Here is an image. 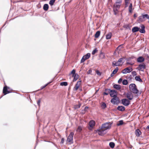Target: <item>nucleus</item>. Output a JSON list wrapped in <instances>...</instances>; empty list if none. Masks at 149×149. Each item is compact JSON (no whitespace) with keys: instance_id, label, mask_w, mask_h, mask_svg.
I'll list each match as a JSON object with an SVG mask.
<instances>
[{"instance_id":"obj_1","label":"nucleus","mask_w":149,"mask_h":149,"mask_svg":"<svg viewBox=\"0 0 149 149\" xmlns=\"http://www.w3.org/2000/svg\"><path fill=\"white\" fill-rule=\"evenodd\" d=\"M122 0H116L115 3L113 5V11L116 15L118 12L120 6L122 5Z\"/></svg>"},{"instance_id":"obj_2","label":"nucleus","mask_w":149,"mask_h":149,"mask_svg":"<svg viewBox=\"0 0 149 149\" xmlns=\"http://www.w3.org/2000/svg\"><path fill=\"white\" fill-rule=\"evenodd\" d=\"M130 91L134 94H137L139 92V91L135 84H131L129 86Z\"/></svg>"},{"instance_id":"obj_3","label":"nucleus","mask_w":149,"mask_h":149,"mask_svg":"<svg viewBox=\"0 0 149 149\" xmlns=\"http://www.w3.org/2000/svg\"><path fill=\"white\" fill-rule=\"evenodd\" d=\"M146 19L149 20V16L148 14H142L141 16H139L138 17V21L139 22H141L145 21Z\"/></svg>"},{"instance_id":"obj_4","label":"nucleus","mask_w":149,"mask_h":149,"mask_svg":"<svg viewBox=\"0 0 149 149\" xmlns=\"http://www.w3.org/2000/svg\"><path fill=\"white\" fill-rule=\"evenodd\" d=\"M112 123L110 122L106 123L102 125L101 127L105 130L107 131L108 130L111 129Z\"/></svg>"},{"instance_id":"obj_5","label":"nucleus","mask_w":149,"mask_h":149,"mask_svg":"<svg viewBox=\"0 0 149 149\" xmlns=\"http://www.w3.org/2000/svg\"><path fill=\"white\" fill-rule=\"evenodd\" d=\"M124 58H120L119 59L118 61L116 62L114 61L112 63L113 65L120 66L124 62L123 61Z\"/></svg>"},{"instance_id":"obj_6","label":"nucleus","mask_w":149,"mask_h":149,"mask_svg":"<svg viewBox=\"0 0 149 149\" xmlns=\"http://www.w3.org/2000/svg\"><path fill=\"white\" fill-rule=\"evenodd\" d=\"M107 132V131L105 130L103 128H102V127H101L97 131V132L98 133V134L100 136L104 135L106 134Z\"/></svg>"},{"instance_id":"obj_7","label":"nucleus","mask_w":149,"mask_h":149,"mask_svg":"<svg viewBox=\"0 0 149 149\" xmlns=\"http://www.w3.org/2000/svg\"><path fill=\"white\" fill-rule=\"evenodd\" d=\"M74 134V133L73 132H71L70 133L67 139V141L68 142H69L70 143H73V138Z\"/></svg>"},{"instance_id":"obj_8","label":"nucleus","mask_w":149,"mask_h":149,"mask_svg":"<svg viewBox=\"0 0 149 149\" xmlns=\"http://www.w3.org/2000/svg\"><path fill=\"white\" fill-rule=\"evenodd\" d=\"M132 70V69L130 67H127L122 71V72L123 74H125L130 73Z\"/></svg>"},{"instance_id":"obj_9","label":"nucleus","mask_w":149,"mask_h":149,"mask_svg":"<svg viewBox=\"0 0 149 149\" xmlns=\"http://www.w3.org/2000/svg\"><path fill=\"white\" fill-rule=\"evenodd\" d=\"M90 56V54L89 53H87L86 55L83 56L81 60V62L83 63L86 60L88 59Z\"/></svg>"},{"instance_id":"obj_10","label":"nucleus","mask_w":149,"mask_h":149,"mask_svg":"<svg viewBox=\"0 0 149 149\" xmlns=\"http://www.w3.org/2000/svg\"><path fill=\"white\" fill-rule=\"evenodd\" d=\"M81 84V81H78L73 88V90L74 91H76L79 88V87Z\"/></svg>"},{"instance_id":"obj_11","label":"nucleus","mask_w":149,"mask_h":149,"mask_svg":"<svg viewBox=\"0 0 149 149\" xmlns=\"http://www.w3.org/2000/svg\"><path fill=\"white\" fill-rule=\"evenodd\" d=\"M146 66L144 64H140L138 68V69L139 70L143 71L144 69L146 68Z\"/></svg>"},{"instance_id":"obj_12","label":"nucleus","mask_w":149,"mask_h":149,"mask_svg":"<svg viewBox=\"0 0 149 149\" xmlns=\"http://www.w3.org/2000/svg\"><path fill=\"white\" fill-rule=\"evenodd\" d=\"M123 104L125 106H127L130 104V101L127 99H124L122 100Z\"/></svg>"},{"instance_id":"obj_13","label":"nucleus","mask_w":149,"mask_h":149,"mask_svg":"<svg viewBox=\"0 0 149 149\" xmlns=\"http://www.w3.org/2000/svg\"><path fill=\"white\" fill-rule=\"evenodd\" d=\"M110 95L112 97H117V93L115 90H111L110 93Z\"/></svg>"},{"instance_id":"obj_14","label":"nucleus","mask_w":149,"mask_h":149,"mask_svg":"<svg viewBox=\"0 0 149 149\" xmlns=\"http://www.w3.org/2000/svg\"><path fill=\"white\" fill-rule=\"evenodd\" d=\"M118 101V98L117 97H114L111 100V102L113 104H117Z\"/></svg>"},{"instance_id":"obj_15","label":"nucleus","mask_w":149,"mask_h":149,"mask_svg":"<svg viewBox=\"0 0 149 149\" xmlns=\"http://www.w3.org/2000/svg\"><path fill=\"white\" fill-rule=\"evenodd\" d=\"M127 97L130 100H132L133 97L132 94L131 92H128L126 94Z\"/></svg>"},{"instance_id":"obj_16","label":"nucleus","mask_w":149,"mask_h":149,"mask_svg":"<svg viewBox=\"0 0 149 149\" xmlns=\"http://www.w3.org/2000/svg\"><path fill=\"white\" fill-rule=\"evenodd\" d=\"M95 122L93 120H91L89 123V125L90 127L89 128L90 130H91V128H92L94 126H95Z\"/></svg>"},{"instance_id":"obj_17","label":"nucleus","mask_w":149,"mask_h":149,"mask_svg":"<svg viewBox=\"0 0 149 149\" xmlns=\"http://www.w3.org/2000/svg\"><path fill=\"white\" fill-rule=\"evenodd\" d=\"M144 61V58L142 56H140L137 59V61L139 63H141Z\"/></svg>"},{"instance_id":"obj_18","label":"nucleus","mask_w":149,"mask_h":149,"mask_svg":"<svg viewBox=\"0 0 149 149\" xmlns=\"http://www.w3.org/2000/svg\"><path fill=\"white\" fill-rule=\"evenodd\" d=\"M145 28L144 26L143 25H142L141 26V29H140L139 30V32L142 33H144L145 32Z\"/></svg>"},{"instance_id":"obj_19","label":"nucleus","mask_w":149,"mask_h":149,"mask_svg":"<svg viewBox=\"0 0 149 149\" xmlns=\"http://www.w3.org/2000/svg\"><path fill=\"white\" fill-rule=\"evenodd\" d=\"M3 93L5 95L10 93L8 91L6 87L5 86L3 88Z\"/></svg>"},{"instance_id":"obj_20","label":"nucleus","mask_w":149,"mask_h":149,"mask_svg":"<svg viewBox=\"0 0 149 149\" xmlns=\"http://www.w3.org/2000/svg\"><path fill=\"white\" fill-rule=\"evenodd\" d=\"M135 134L137 136H139L141 134V132L139 129H137L135 131Z\"/></svg>"},{"instance_id":"obj_21","label":"nucleus","mask_w":149,"mask_h":149,"mask_svg":"<svg viewBox=\"0 0 149 149\" xmlns=\"http://www.w3.org/2000/svg\"><path fill=\"white\" fill-rule=\"evenodd\" d=\"M111 32H109L107 34L106 36V39L107 40L110 39L111 37Z\"/></svg>"},{"instance_id":"obj_22","label":"nucleus","mask_w":149,"mask_h":149,"mask_svg":"<svg viewBox=\"0 0 149 149\" xmlns=\"http://www.w3.org/2000/svg\"><path fill=\"white\" fill-rule=\"evenodd\" d=\"M113 87L117 90H120L121 88V86L118 84H114L113 85Z\"/></svg>"},{"instance_id":"obj_23","label":"nucleus","mask_w":149,"mask_h":149,"mask_svg":"<svg viewBox=\"0 0 149 149\" xmlns=\"http://www.w3.org/2000/svg\"><path fill=\"white\" fill-rule=\"evenodd\" d=\"M117 109L120 111H123L125 109V108L124 107L122 106H118V107Z\"/></svg>"},{"instance_id":"obj_24","label":"nucleus","mask_w":149,"mask_h":149,"mask_svg":"<svg viewBox=\"0 0 149 149\" xmlns=\"http://www.w3.org/2000/svg\"><path fill=\"white\" fill-rule=\"evenodd\" d=\"M135 79L136 81H139L140 82H142V80L140 78V76H136L135 77Z\"/></svg>"},{"instance_id":"obj_25","label":"nucleus","mask_w":149,"mask_h":149,"mask_svg":"<svg viewBox=\"0 0 149 149\" xmlns=\"http://www.w3.org/2000/svg\"><path fill=\"white\" fill-rule=\"evenodd\" d=\"M49 8V6L47 4H45L44 5L43 8L44 10L47 11Z\"/></svg>"},{"instance_id":"obj_26","label":"nucleus","mask_w":149,"mask_h":149,"mask_svg":"<svg viewBox=\"0 0 149 149\" xmlns=\"http://www.w3.org/2000/svg\"><path fill=\"white\" fill-rule=\"evenodd\" d=\"M139 29L137 27H134L132 29V31L133 32H135L139 31Z\"/></svg>"},{"instance_id":"obj_27","label":"nucleus","mask_w":149,"mask_h":149,"mask_svg":"<svg viewBox=\"0 0 149 149\" xmlns=\"http://www.w3.org/2000/svg\"><path fill=\"white\" fill-rule=\"evenodd\" d=\"M73 76L74 77V81H76L78 78L79 76L77 74H75L74 75H73Z\"/></svg>"},{"instance_id":"obj_28","label":"nucleus","mask_w":149,"mask_h":149,"mask_svg":"<svg viewBox=\"0 0 149 149\" xmlns=\"http://www.w3.org/2000/svg\"><path fill=\"white\" fill-rule=\"evenodd\" d=\"M100 31H97L96 32V33L95 35V37L96 38H98L100 36Z\"/></svg>"},{"instance_id":"obj_29","label":"nucleus","mask_w":149,"mask_h":149,"mask_svg":"<svg viewBox=\"0 0 149 149\" xmlns=\"http://www.w3.org/2000/svg\"><path fill=\"white\" fill-rule=\"evenodd\" d=\"M82 127L81 126H79L76 131L77 132H80L82 130Z\"/></svg>"},{"instance_id":"obj_30","label":"nucleus","mask_w":149,"mask_h":149,"mask_svg":"<svg viewBox=\"0 0 149 149\" xmlns=\"http://www.w3.org/2000/svg\"><path fill=\"white\" fill-rule=\"evenodd\" d=\"M123 124V121L122 120H120L118 122L117 125L118 126H119L121 125H122Z\"/></svg>"},{"instance_id":"obj_31","label":"nucleus","mask_w":149,"mask_h":149,"mask_svg":"<svg viewBox=\"0 0 149 149\" xmlns=\"http://www.w3.org/2000/svg\"><path fill=\"white\" fill-rule=\"evenodd\" d=\"M129 11L130 12L132 13V4L131 3L129 7Z\"/></svg>"},{"instance_id":"obj_32","label":"nucleus","mask_w":149,"mask_h":149,"mask_svg":"<svg viewBox=\"0 0 149 149\" xmlns=\"http://www.w3.org/2000/svg\"><path fill=\"white\" fill-rule=\"evenodd\" d=\"M109 145L111 148H113L115 146V144L113 142H111L109 143Z\"/></svg>"},{"instance_id":"obj_33","label":"nucleus","mask_w":149,"mask_h":149,"mask_svg":"<svg viewBox=\"0 0 149 149\" xmlns=\"http://www.w3.org/2000/svg\"><path fill=\"white\" fill-rule=\"evenodd\" d=\"M122 83L124 85H127L128 84L127 80L126 79H124L122 81Z\"/></svg>"},{"instance_id":"obj_34","label":"nucleus","mask_w":149,"mask_h":149,"mask_svg":"<svg viewBox=\"0 0 149 149\" xmlns=\"http://www.w3.org/2000/svg\"><path fill=\"white\" fill-rule=\"evenodd\" d=\"M101 107L102 109H104L106 108V105L105 103H102L101 104Z\"/></svg>"},{"instance_id":"obj_35","label":"nucleus","mask_w":149,"mask_h":149,"mask_svg":"<svg viewBox=\"0 0 149 149\" xmlns=\"http://www.w3.org/2000/svg\"><path fill=\"white\" fill-rule=\"evenodd\" d=\"M55 2V0H50L49 2V4L52 6L53 5Z\"/></svg>"},{"instance_id":"obj_36","label":"nucleus","mask_w":149,"mask_h":149,"mask_svg":"<svg viewBox=\"0 0 149 149\" xmlns=\"http://www.w3.org/2000/svg\"><path fill=\"white\" fill-rule=\"evenodd\" d=\"M60 85L61 86H66L68 85V83L65 82H62L61 83Z\"/></svg>"},{"instance_id":"obj_37","label":"nucleus","mask_w":149,"mask_h":149,"mask_svg":"<svg viewBox=\"0 0 149 149\" xmlns=\"http://www.w3.org/2000/svg\"><path fill=\"white\" fill-rule=\"evenodd\" d=\"M118 70V67H116V69L113 70L112 72L113 74H115L117 72Z\"/></svg>"},{"instance_id":"obj_38","label":"nucleus","mask_w":149,"mask_h":149,"mask_svg":"<svg viewBox=\"0 0 149 149\" xmlns=\"http://www.w3.org/2000/svg\"><path fill=\"white\" fill-rule=\"evenodd\" d=\"M97 51V49H95L92 52V54L93 55L95 54Z\"/></svg>"},{"instance_id":"obj_39","label":"nucleus","mask_w":149,"mask_h":149,"mask_svg":"<svg viewBox=\"0 0 149 149\" xmlns=\"http://www.w3.org/2000/svg\"><path fill=\"white\" fill-rule=\"evenodd\" d=\"M80 106H81L80 104H79L78 105H76L74 106V108L75 109L79 108H80Z\"/></svg>"},{"instance_id":"obj_40","label":"nucleus","mask_w":149,"mask_h":149,"mask_svg":"<svg viewBox=\"0 0 149 149\" xmlns=\"http://www.w3.org/2000/svg\"><path fill=\"white\" fill-rule=\"evenodd\" d=\"M127 65H133L134 64V63L132 62H127Z\"/></svg>"},{"instance_id":"obj_41","label":"nucleus","mask_w":149,"mask_h":149,"mask_svg":"<svg viewBox=\"0 0 149 149\" xmlns=\"http://www.w3.org/2000/svg\"><path fill=\"white\" fill-rule=\"evenodd\" d=\"M132 74L134 76H135L136 75V73L135 71H133L132 72Z\"/></svg>"},{"instance_id":"obj_42","label":"nucleus","mask_w":149,"mask_h":149,"mask_svg":"<svg viewBox=\"0 0 149 149\" xmlns=\"http://www.w3.org/2000/svg\"><path fill=\"white\" fill-rule=\"evenodd\" d=\"M96 73L98 75L100 76L101 75V73L99 71L96 70Z\"/></svg>"},{"instance_id":"obj_43","label":"nucleus","mask_w":149,"mask_h":149,"mask_svg":"<svg viewBox=\"0 0 149 149\" xmlns=\"http://www.w3.org/2000/svg\"><path fill=\"white\" fill-rule=\"evenodd\" d=\"M100 56L102 57V58H104V54L102 53H101L100 54Z\"/></svg>"},{"instance_id":"obj_44","label":"nucleus","mask_w":149,"mask_h":149,"mask_svg":"<svg viewBox=\"0 0 149 149\" xmlns=\"http://www.w3.org/2000/svg\"><path fill=\"white\" fill-rule=\"evenodd\" d=\"M75 71L74 70H73L71 71V73L73 74V75H74L75 74Z\"/></svg>"},{"instance_id":"obj_45","label":"nucleus","mask_w":149,"mask_h":149,"mask_svg":"<svg viewBox=\"0 0 149 149\" xmlns=\"http://www.w3.org/2000/svg\"><path fill=\"white\" fill-rule=\"evenodd\" d=\"M51 82H49L47 84H46L45 86H43L41 88V89H43V88H45V87H46L48 84H49Z\"/></svg>"},{"instance_id":"obj_46","label":"nucleus","mask_w":149,"mask_h":149,"mask_svg":"<svg viewBox=\"0 0 149 149\" xmlns=\"http://www.w3.org/2000/svg\"><path fill=\"white\" fill-rule=\"evenodd\" d=\"M125 5H126V6L127 7L128 6V4L129 3V1H125Z\"/></svg>"},{"instance_id":"obj_47","label":"nucleus","mask_w":149,"mask_h":149,"mask_svg":"<svg viewBox=\"0 0 149 149\" xmlns=\"http://www.w3.org/2000/svg\"><path fill=\"white\" fill-rule=\"evenodd\" d=\"M92 72V70H91L90 69L88 71L87 73L88 74H91Z\"/></svg>"},{"instance_id":"obj_48","label":"nucleus","mask_w":149,"mask_h":149,"mask_svg":"<svg viewBox=\"0 0 149 149\" xmlns=\"http://www.w3.org/2000/svg\"><path fill=\"white\" fill-rule=\"evenodd\" d=\"M122 79L121 78H120L118 80V83L119 84H120L122 82Z\"/></svg>"},{"instance_id":"obj_49","label":"nucleus","mask_w":149,"mask_h":149,"mask_svg":"<svg viewBox=\"0 0 149 149\" xmlns=\"http://www.w3.org/2000/svg\"><path fill=\"white\" fill-rule=\"evenodd\" d=\"M40 100H38L37 102V104L39 106H40Z\"/></svg>"},{"instance_id":"obj_50","label":"nucleus","mask_w":149,"mask_h":149,"mask_svg":"<svg viewBox=\"0 0 149 149\" xmlns=\"http://www.w3.org/2000/svg\"><path fill=\"white\" fill-rule=\"evenodd\" d=\"M64 138H62L61 140V143H63L64 142Z\"/></svg>"},{"instance_id":"obj_51","label":"nucleus","mask_w":149,"mask_h":149,"mask_svg":"<svg viewBox=\"0 0 149 149\" xmlns=\"http://www.w3.org/2000/svg\"><path fill=\"white\" fill-rule=\"evenodd\" d=\"M108 93H105V92H104V95H108Z\"/></svg>"},{"instance_id":"obj_52","label":"nucleus","mask_w":149,"mask_h":149,"mask_svg":"<svg viewBox=\"0 0 149 149\" xmlns=\"http://www.w3.org/2000/svg\"><path fill=\"white\" fill-rule=\"evenodd\" d=\"M114 74H113V73L112 72V73L111 74V77H113V76Z\"/></svg>"},{"instance_id":"obj_53","label":"nucleus","mask_w":149,"mask_h":149,"mask_svg":"<svg viewBox=\"0 0 149 149\" xmlns=\"http://www.w3.org/2000/svg\"><path fill=\"white\" fill-rule=\"evenodd\" d=\"M147 128L149 130V125L147 126Z\"/></svg>"},{"instance_id":"obj_54","label":"nucleus","mask_w":149,"mask_h":149,"mask_svg":"<svg viewBox=\"0 0 149 149\" xmlns=\"http://www.w3.org/2000/svg\"><path fill=\"white\" fill-rule=\"evenodd\" d=\"M134 17H136V14H134Z\"/></svg>"},{"instance_id":"obj_55","label":"nucleus","mask_w":149,"mask_h":149,"mask_svg":"<svg viewBox=\"0 0 149 149\" xmlns=\"http://www.w3.org/2000/svg\"><path fill=\"white\" fill-rule=\"evenodd\" d=\"M125 1H129V0H125Z\"/></svg>"},{"instance_id":"obj_56","label":"nucleus","mask_w":149,"mask_h":149,"mask_svg":"<svg viewBox=\"0 0 149 149\" xmlns=\"http://www.w3.org/2000/svg\"><path fill=\"white\" fill-rule=\"evenodd\" d=\"M1 97L0 98H1V97Z\"/></svg>"}]
</instances>
